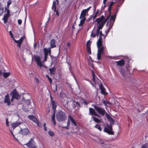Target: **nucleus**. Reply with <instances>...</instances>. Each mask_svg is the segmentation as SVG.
<instances>
[{
    "label": "nucleus",
    "mask_w": 148,
    "mask_h": 148,
    "mask_svg": "<svg viewBox=\"0 0 148 148\" xmlns=\"http://www.w3.org/2000/svg\"><path fill=\"white\" fill-rule=\"evenodd\" d=\"M119 71L122 76L123 77H125V69L122 67H120L119 68Z\"/></svg>",
    "instance_id": "nucleus-20"
},
{
    "label": "nucleus",
    "mask_w": 148,
    "mask_h": 148,
    "mask_svg": "<svg viewBox=\"0 0 148 148\" xmlns=\"http://www.w3.org/2000/svg\"><path fill=\"white\" fill-rule=\"evenodd\" d=\"M52 105V108L53 110H55L56 108L57 103L55 101H52L51 103Z\"/></svg>",
    "instance_id": "nucleus-26"
},
{
    "label": "nucleus",
    "mask_w": 148,
    "mask_h": 148,
    "mask_svg": "<svg viewBox=\"0 0 148 148\" xmlns=\"http://www.w3.org/2000/svg\"><path fill=\"white\" fill-rule=\"evenodd\" d=\"M28 117L29 119L35 123H38V120L34 116L29 115L28 116Z\"/></svg>",
    "instance_id": "nucleus-18"
},
{
    "label": "nucleus",
    "mask_w": 148,
    "mask_h": 148,
    "mask_svg": "<svg viewBox=\"0 0 148 148\" xmlns=\"http://www.w3.org/2000/svg\"><path fill=\"white\" fill-rule=\"evenodd\" d=\"M51 122H52V123L54 124V125H56V123L55 119L51 120Z\"/></svg>",
    "instance_id": "nucleus-53"
},
{
    "label": "nucleus",
    "mask_w": 148,
    "mask_h": 148,
    "mask_svg": "<svg viewBox=\"0 0 148 148\" xmlns=\"http://www.w3.org/2000/svg\"><path fill=\"white\" fill-rule=\"evenodd\" d=\"M35 143L33 138H31L29 142L25 145L29 148H37V147L35 146Z\"/></svg>",
    "instance_id": "nucleus-7"
},
{
    "label": "nucleus",
    "mask_w": 148,
    "mask_h": 148,
    "mask_svg": "<svg viewBox=\"0 0 148 148\" xmlns=\"http://www.w3.org/2000/svg\"><path fill=\"white\" fill-rule=\"evenodd\" d=\"M95 127L98 129L100 132L102 130L101 128L99 125L96 124Z\"/></svg>",
    "instance_id": "nucleus-35"
},
{
    "label": "nucleus",
    "mask_w": 148,
    "mask_h": 148,
    "mask_svg": "<svg viewBox=\"0 0 148 148\" xmlns=\"http://www.w3.org/2000/svg\"><path fill=\"white\" fill-rule=\"evenodd\" d=\"M82 19L80 20V23L79 24V26H82L83 25L85 21L86 20V18H82Z\"/></svg>",
    "instance_id": "nucleus-30"
},
{
    "label": "nucleus",
    "mask_w": 148,
    "mask_h": 148,
    "mask_svg": "<svg viewBox=\"0 0 148 148\" xmlns=\"http://www.w3.org/2000/svg\"><path fill=\"white\" fill-rule=\"evenodd\" d=\"M106 125V127H105L104 128L103 132L109 135H114V133L112 131L113 128L112 124H110L109 125L107 124Z\"/></svg>",
    "instance_id": "nucleus-3"
},
{
    "label": "nucleus",
    "mask_w": 148,
    "mask_h": 148,
    "mask_svg": "<svg viewBox=\"0 0 148 148\" xmlns=\"http://www.w3.org/2000/svg\"><path fill=\"white\" fill-rule=\"evenodd\" d=\"M22 101L25 103V105L28 106L30 105L31 103V102L30 100L29 99L26 100L25 97H23Z\"/></svg>",
    "instance_id": "nucleus-22"
},
{
    "label": "nucleus",
    "mask_w": 148,
    "mask_h": 148,
    "mask_svg": "<svg viewBox=\"0 0 148 148\" xmlns=\"http://www.w3.org/2000/svg\"><path fill=\"white\" fill-rule=\"evenodd\" d=\"M37 45V43H35L34 44V48L35 49L36 48Z\"/></svg>",
    "instance_id": "nucleus-62"
},
{
    "label": "nucleus",
    "mask_w": 148,
    "mask_h": 148,
    "mask_svg": "<svg viewBox=\"0 0 148 148\" xmlns=\"http://www.w3.org/2000/svg\"><path fill=\"white\" fill-rule=\"evenodd\" d=\"M18 22L19 25H21L22 23V21L21 19H18Z\"/></svg>",
    "instance_id": "nucleus-48"
},
{
    "label": "nucleus",
    "mask_w": 148,
    "mask_h": 148,
    "mask_svg": "<svg viewBox=\"0 0 148 148\" xmlns=\"http://www.w3.org/2000/svg\"><path fill=\"white\" fill-rule=\"evenodd\" d=\"M91 8V7L90 6L86 9L82 10L80 14L79 18L81 19L82 18H86L85 16H86V14L88 13L89 10Z\"/></svg>",
    "instance_id": "nucleus-8"
},
{
    "label": "nucleus",
    "mask_w": 148,
    "mask_h": 148,
    "mask_svg": "<svg viewBox=\"0 0 148 148\" xmlns=\"http://www.w3.org/2000/svg\"><path fill=\"white\" fill-rule=\"evenodd\" d=\"M11 134H12L13 135V137H14V138L16 140H18V138H16V136L15 135H14L12 132V131H11Z\"/></svg>",
    "instance_id": "nucleus-46"
},
{
    "label": "nucleus",
    "mask_w": 148,
    "mask_h": 148,
    "mask_svg": "<svg viewBox=\"0 0 148 148\" xmlns=\"http://www.w3.org/2000/svg\"><path fill=\"white\" fill-rule=\"evenodd\" d=\"M107 1V0H103V4H105L106 3Z\"/></svg>",
    "instance_id": "nucleus-64"
},
{
    "label": "nucleus",
    "mask_w": 148,
    "mask_h": 148,
    "mask_svg": "<svg viewBox=\"0 0 148 148\" xmlns=\"http://www.w3.org/2000/svg\"><path fill=\"white\" fill-rule=\"evenodd\" d=\"M105 18V16L103 15H102L100 17L97 18L95 22H97V24L99 25L103 22Z\"/></svg>",
    "instance_id": "nucleus-13"
},
{
    "label": "nucleus",
    "mask_w": 148,
    "mask_h": 148,
    "mask_svg": "<svg viewBox=\"0 0 148 148\" xmlns=\"http://www.w3.org/2000/svg\"><path fill=\"white\" fill-rule=\"evenodd\" d=\"M89 114L90 115L92 116L94 115L98 117H99V116L97 113H96L94 109L91 108H89Z\"/></svg>",
    "instance_id": "nucleus-15"
},
{
    "label": "nucleus",
    "mask_w": 148,
    "mask_h": 148,
    "mask_svg": "<svg viewBox=\"0 0 148 148\" xmlns=\"http://www.w3.org/2000/svg\"><path fill=\"white\" fill-rule=\"evenodd\" d=\"M56 118L57 121L59 122L64 121L66 119V114L61 110H59L56 114Z\"/></svg>",
    "instance_id": "nucleus-2"
},
{
    "label": "nucleus",
    "mask_w": 148,
    "mask_h": 148,
    "mask_svg": "<svg viewBox=\"0 0 148 148\" xmlns=\"http://www.w3.org/2000/svg\"><path fill=\"white\" fill-rule=\"evenodd\" d=\"M6 126L7 127H8L9 126V122H8V119H6Z\"/></svg>",
    "instance_id": "nucleus-54"
},
{
    "label": "nucleus",
    "mask_w": 148,
    "mask_h": 148,
    "mask_svg": "<svg viewBox=\"0 0 148 148\" xmlns=\"http://www.w3.org/2000/svg\"><path fill=\"white\" fill-rule=\"evenodd\" d=\"M56 69L55 67H53L52 68L49 69V70L51 75H52L54 73Z\"/></svg>",
    "instance_id": "nucleus-31"
},
{
    "label": "nucleus",
    "mask_w": 148,
    "mask_h": 148,
    "mask_svg": "<svg viewBox=\"0 0 148 148\" xmlns=\"http://www.w3.org/2000/svg\"><path fill=\"white\" fill-rule=\"evenodd\" d=\"M15 99L17 100H18L19 97V95L18 94V92L16 91H14L12 93V96Z\"/></svg>",
    "instance_id": "nucleus-23"
},
{
    "label": "nucleus",
    "mask_w": 148,
    "mask_h": 148,
    "mask_svg": "<svg viewBox=\"0 0 148 148\" xmlns=\"http://www.w3.org/2000/svg\"><path fill=\"white\" fill-rule=\"evenodd\" d=\"M52 8L54 12H55L56 10V3L55 1H53V3Z\"/></svg>",
    "instance_id": "nucleus-27"
},
{
    "label": "nucleus",
    "mask_w": 148,
    "mask_h": 148,
    "mask_svg": "<svg viewBox=\"0 0 148 148\" xmlns=\"http://www.w3.org/2000/svg\"><path fill=\"white\" fill-rule=\"evenodd\" d=\"M21 123V122H16L12 123L11 125L12 127L14 129L17 127L19 126Z\"/></svg>",
    "instance_id": "nucleus-21"
},
{
    "label": "nucleus",
    "mask_w": 148,
    "mask_h": 148,
    "mask_svg": "<svg viewBox=\"0 0 148 148\" xmlns=\"http://www.w3.org/2000/svg\"><path fill=\"white\" fill-rule=\"evenodd\" d=\"M25 38V37L24 36H23L19 39V40H18V41L22 43L23 40Z\"/></svg>",
    "instance_id": "nucleus-42"
},
{
    "label": "nucleus",
    "mask_w": 148,
    "mask_h": 148,
    "mask_svg": "<svg viewBox=\"0 0 148 148\" xmlns=\"http://www.w3.org/2000/svg\"><path fill=\"white\" fill-rule=\"evenodd\" d=\"M34 58L35 59V61L37 65L39 66L40 67L42 66V63L41 62L39 56L37 55H35L34 56Z\"/></svg>",
    "instance_id": "nucleus-11"
},
{
    "label": "nucleus",
    "mask_w": 148,
    "mask_h": 148,
    "mask_svg": "<svg viewBox=\"0 0 148 148\" xmlns=\"http://www.w3.org/2000/svg\"><path fill=\"white\" fill-rule=\"evenodd\" d=\"M97 45L98 47H99L102 46V37H99L97 42Z\"/></svg>",
    "instance_id": "nucleus-19"
},
{
    "label": "nucleus",
    "mask_w": 148,
    "mask_h": 148,
    "mask_svg": "<svg viewBox=\"0 0 148 148\" xmlns=\"http://www.w3.org/2000/svg\"><path fill=\"white\" fill-rule=\"evenodd\" d=\"M115 63L116 64V66H119L120 67L123 66L125 64L124 60L123 59H121L120 60L116 61Z\"/></svg>",
    "instance_id": "nucleus-17"
},
{
    "label": "nucleus",
    "mask_w": 148,
    "mask_h": 148,
    "mask_svg": "<svg viewBox=\"0 0 148 148\" xmlns=\"http://www.w3.org/2000/svg\"><path fill=\"white\" fill-rule=\"evenodd\" d=\"M55 110H53V115L52 116H54V117H55Z\"/></svg>",
    "instance_id": "nucleus-59"
},
{
    "label": "nucleus",
    "mask_w": 148,
    "mask_h": 148,
    "mask_svg": "<svg viewBox=\"0 0 148 148\" xmlns=\"http://www.w3.org/2000/svg\"><path fill=\"white\" fill-rule=\"evenodd\" d=\"M10 75V73H3V76L5 78H6Z\"/></svg>",
    "instance_id": "nucleus-33"
},
{
    "label": "nucleus",
    "mask_w": 148,
    "mask_h": 148,
    "mask_svg": "<svg viewBox=\"0 0 148 148\" xmlns=\"http://www.w3.org/2000/svg\"><path fill=\"white\" fill-rule=\"evenodd\" d=\"M56 12V14L58 16H59V13L58 12V10H56V11H55V12Z\"/></svg>",
    "instance_id": "nucleus-56"
},
{
    "label": "nucleus",
    "mask_w": 148,
    "mask_h": 148,
    "mask_svg": "<svg viewBox=\"0 0 148 148\" xmlns=\"http://www.w3.org/2000/svg\"><path fill=\"white\" fill-rule=\"evenodd\" d=\"M44 130L45 131H47V128L46 126V123H44Z\"/></svg>",
    "instance_id": "nucleus-52"
},
{
    "label": "nucleus",
    "mask_w": 148,
    "mask_h": 148,
    "mask_svg": "<svg viewBox=\"0 0 148 148\" xmlns=\"http://www.w3.org/2000/svg\"><path fill=\"white\" fill-rule=\"evenodd\" d=\"M96 35V34H95V33L92 32L91 34V36L93 38L95 37Z\"/></svg>",
    "instance_id": "nucleus-45"
},
{
    "label": "nucleus",
    "mask_w": 148,
    "mask_h": 148,
    "mask_svg": "<svg viewBox=\"0 0 148 148\" xmlns=\"http://www.w3.org/2000/svg\"><path fill=\"white\" fill-rule=\"evenodd\" d=\"M5 103H7L8 105H10L11 102L10 99L9 95L7 94L5 96L4 101Z\"/></svg>",
    "instance_id": "nucleus-14"
},
{
    "label": "nucleus",
    "mask_w": 148,
    "mask_h": 148,
    "mask_svg": "<svg viewBox=\"0 0 148 148\" xmlns=\"http://www.w3.org/2000/svg\"><path fill=\"white\" fill-rule=\"evenodd\" d=\"M9 33H10V35L11 36V37L13 38L14 39V38L13 37V34H12V32L11 31H10L9 32Z\"/></svg>",
    "instance_id": "nucleus-50"
},
{
    "label": "nucleus",
    "mask_w": 148,
    "mask_h": 148,
    "mask_svg": "<svg viewBox=\"0 0 148 148\" xmlns=\"http://www.w3.org/2000/svg\"><path fill=\"white\" fill-rule=\"evenodd\" d=\"M14 40L15 42L17 43L18 46L20 48V49H21V44L22 43V42L18 40H15V39H14Z\"/></svg>",
    "instance_id": "nucleus-34"
},
{
    "label": "nucleus",
    "mask_w": 148,
    "mask_h": 148,
    "mask_svg": "<svg viewBox=\"0 0 148 148\" xmlns=\"http://www.w3.org/2000/svg\"><path fill=\"white\" fill-rule=\"evenodd\" d=\"M69 120L71 121V122L72 123V125H73L74 126L76 127H78L77 123L76 122L75 120L72 116L70 115H69L68 121L66 123V122H64L63 123L62 125V127L63 128L65 129L68 128V127L70 124V123L69 122Z\"/></svg>",
    "instance_id": "nucleus-1"
},
{
    "label": "nucleus",
    "mask_w": 148,
    "mask_h": 148,
    "mask_svg": "<svg viewBox=\"0 0 148 148\" xmlns=\"http://www.w3.org/2000/svg\"><path fill=\"white\" fill-rule=\"evenodd\" d=\"M116 13H115L114 14V15H112L111 16L110 18V23L111 22V20H112L113 21V22L112 23V25H113L114 23V22L115 21V19L116 18Z\"/></svg>",
    "instance_id": "nucleus-28"
},
{
    "label": "nucleus",
    "mask_w": 148,
    "mask_h": 148,
    "mask_svg": "<svg viewBox=\"0 0 148 148\" xmlns=\"http://www.w3.org/2000/svg\"><path fill=\"white\" fill-rule=\"evenodd\" d=\"M92 81L95 82V75L94 74V72L93 70H92Z\"/></svg>",
    "instance_id": "nucleus-36"
},
{
    "label": "nucleus",
    "mask_w": 148,
    "mask_h": 148,
    "mask_svg": "<svg viewBox=\"0 0 148 148\" xmlns=\"http://www.w3.org/2000/svg\"><path fill=\"white\" fill-rule=\"evenodd\" d=\"M112 7L109 5L108 8V11L109 12L110 14H111V10Z\"/></svg>",
    "instance_id": "nucleus-44"
},
{
    "label": "nucleus",
    "mask_w": 148,
    "mask_h": 148,
    "mask_svg": "<svg viewBox=\"0 0 148 148\" xmlns=\"http://www.w3.org/2000/svg\"><path fill=\"white\" fill-rule=\"evenodd\" d=\"M11 0H9L7 2V5L9 6L10 4L11 3Z\"/></svg>",
    "instance_id": "nucleus-49"
},
{
    "label": "nucleus",
    "mask_w": 148,
    "mask_h": 148,
    "mask_svg": "<svg viewBox=\"0 0 148 148\" xmlns=\"http://www.w3.org/2000/svg\"><path fill=\"white\" fill-rule=\"evenodd\" d=\"M14 99H15V98L13 96H12V97L11 99V101L12 102H13V100H14Z\"/></svg>",
    "instance_id": "nucleus-63"
},
{
    "label": "nucleus",
    "mask_w": 148,
    "mask_h": 148,
    "mask_svg": "<svg viewBox=\"0 0 148 148\" xmlns=\"http://www.w3.org/2000/svg\"><path fill=\"white\" fill-rule=\"evenodd\" d=\"M37 124V125L39 127H41L42 126V125H41L40 123H39V121H38V123H36Z\"/></svg>",
    "instance_id": "nucleus-51"
},
{
    "label": "nucleus",
    "mask_w": 148,
    "mask_h": 148,
    "mask_svg": "<svg viewBox=\"0 0 148 148\" xmlns=\"http://www.w3.org/2000/svg\"><path fill=\"white\" fill-rule=\"evenodd\" d=\"M44 52L45 54H46L48 55L49 52V49H48L46 48H45L44 49Z\"/></svg>",
    "instance_id": "nucleus-37"
},
{
    "label": "nucleus",
    "mask_w": 148,
    "mask_h": 148,
    "mask_svg": "<svg viewBox=\"0 0 148 148\" xmlns=\"http://www.w3.org/2000/svg\"><path fill=\"white\" fill-rule=\"evenodd\" d=\"M48 55L46 54H45V58L44 60V61H46Z\"/></svg>",
    "instance_id": "nucleus-47"
},
{
    "label": "nucleus",
    "mask_w": 148,
    "mask_h": 148,
    "mask_svg": "<svg viewBox=\"0 0 148 148\" xmlns=\"http://www.w3.org/2000/svg\"><path fill=\"white\" fill-rule=\"evenodd\" d=\"M103 103L106 106L107 104H111V103L110 102L106 101H103Z\"/></svg>",
    "instance_id": "nucleus-39"
},
{
    "label": "nucleus",
    "mask_w": 148,
    "mask_h": 148,
    "mask_svg": "<svg viewBox=\"0 0 148 148\" xmlns=\"http://www.w3.org/2000/svg\"><path fill=\"white\" fill-rule=\"evenodd\" d=\"M115 2V1H112L110 3V4L109 5L111 7H112V5L114 4Z\"/></svg>",
    "instance_id": "nucleus-55"
},
{
    "label": "nucleus",
    "mask_w": 148,
    "mask_h": 148,
    "mask_svg": "<svg viewBox=\"0 0 148 148\" xmlns=\"http://www.w3.org/2000/svg\"><path fill=\"white\" fill-rule=\"evenodd\" d=\"M111 14H109V16L106 18H105L104 21L103 22H102L101 23L99 24L98 26V27L97 28V34L98 35L99 34V30L101 29L104 26L106 23L108 21L110 17L111 16Z\"/></svg>",
    "instance_id": "nucleus-5"
},
{
    "label": "nucleus",
    "mask_w": 148,
    "mask_h": 148,
    "mask_svg": "<svg viewBox=\"0 0 148 148\" xmlns=\"http://www.w3.org/2000/svg\"><path fill=\"white\" fill-rule=\"evenodd\" d=\"M46 76H47V77L48 78V79L49 80V81L50 83L51 84L52 82V79L48 75H47Z\"/></svg>",
    "instance_id": "nucleus-43"
},
{
    "label": "nucleus",
    "mask_w": 148,
    "mask_h": 148,
    "mask_svg": "<svg viewBox=\"0 0 148 148\" xmlns=\"http://www.w3.org/2000/svg\"><path fill=\"white\" fill-rule=\"evenodd\" d=\"M50 98L51 100V103H52V101H53V97H52V96H51V95H50Z\"/></svg>",
    "instance_id": "nucleus-57"
},
{
    "label": "nucleus",
    "mask_w": 148,
    "mask_h": 148,
    "mask_svg": "<svg viewBox=\"0 0 148 148\" xmlns=\"http://www.w3.org/2000/svg\"><path fill=\"white\" fill-rule=\"evenodd\" d=\"M92 119L93 121L97 123H98L101 122V121L99 119L93 116L92 117Z\"/></svg>",
    "instance_id": "nucleus-32"
},
{
    "label": "nucleus",
    "mask_w": 148,
    "mask_h": 148,
    "mask_svg": "<svg viewBox=\"0 0 148 148\" xmlns=\"http://www.w3.org/2000/svg\"><path fill=\"white\" fill-rule=\"evenodd\" d=\"M93 107L99 114L103 116H104L106 112L104 108L100 107L95 105H94Z\"/></svg>",
    "instance_id": "nucleus-6"
},
{
    "label": "nucleus",
    "mask_w": 148,
    "mask_h": 148,
    "mask_svg": "<svg viewBox=\"0 0 148 148\" xmlns=\"http://www.w3.org/2000/svg\"><path fill=\"white\" fill-rule=\"evenodd\" d=\"M91 43V42L90 40H88L86 43V47H87V51L89 54H91V47L90 46Z\"/></svg>",
    "instance_id": "nucleus-12"
},
{
    "label": "nucleus",
    "mask_w": 148,
    "mask_h": 148,
    "mask_svg": "<svg viewBox=\"0 0 148 148\" xmlns=\"http://www.w3.org/2000/svg\"><path fill=\"white\" fill-rule=\"evenodd\" d=\"M48 133L51 136H53L55 135L54 132L51 131H49Z\"/></svg>",
    "instance_id": "nucleus-41"
},
{
    "label": "nucleus",
    "mask_w": 148,
    "mask_h": 148,
    "mask_svg": "<svg viewBox=\"0 0 148 148\" xmlns=\"http://www.w3.org/2000/svg\"><path fill=\"white\" fill-rule=\"evenodd\" d=\"M97 15H95V14L93 16H92V19L93 20H94L96 18Z\"/></svg>",
    "instance_id": "nucleus-60"
},
{
    "label": "nucleus",
    "mask_w": 148,
    "mask_h": 148,
    "mask_svg": "<svg viewBox=\"0 0 148 148\" xmlns=\"http://www.w3.org/2000/svg\"><path fill=\"white\" fill-rule=\"evenodd\" d=\"M98 48V50L97 54V57L98 60H99L101 58V55L103 53L104 49V47L103 45L101 47Z\"/></svg>",
    "instance_id": "nucleus-10"
},
{
    "label": "nucleus",
    "mask_w": 148,
    "mask_h": 148,
    "mask_svg": "<svg viewBox=\"0 0 148 148\" xmlns=\"http://www.w3.org/2000/svg\"><path fill=\"white\" fill-rule=\"evenodd\" d=\"M83 103H84L86 105H88V103L86 101H84L83 102Z\"/></svg>",
    "instance_id": "nucleus-61"
},
{
    "label": "nucleus",
    "mask_w": 148,
    "mask_h": 148,
    "mask_svg": "<svg viewBox=\"0 0 148 148\" xmlns=\"http://www.w3.org/2000/svg\"><path fill=\"white\" fill-rule=\"evenodd\" d=\"M105 115L108 119L110 122V124H112V125L114 122V119L107 112L106 113Z\"/></svg>",
    "instance_id": "nucleus-16"
},
{
    "label": "nucleus",
    "mask_w": 148,
    "mask_h": 148,
    "mask_svg": "<svg viewBox=\"0 0 148 148\" xmlns=\"http://www.w3.org/2000/svg\"><path fill=\"white\" fill-rule=\"evenodd\" d=\"M148 148V143H146L144 145H142L141 148Z\"/></svg>",
    "instance_id": "nucleus-38"
},
{
    "label": "nucleus",
    "mask_w": 148,
    "mask_h": 148,
    "mask_svg": "<svg viewBox=\"0 0 148 148\" xmlns=\"http://www.w3.org/2000/svg\"><path fill=\"white\" fill-rule=\"evenodd\" d=\"M5 10H6L7 12L4 15L2 19L4 21V23H7L8 18L10 16V10L7 9V8H5Z\"/></svg>",
    "instance_id": "nucleus-9"
},
{
    "label": "nucleus",
    "mask_w": 148,
    "mask_h": 148,
    "mask_svg": "<svg viewBox=\"0 0 148 148\" xmlns=\"http://www.w3.org/2000/svg\"><path fill=\"white\" fill-rule=\"evenodd\" d=\"M99 141L101 144H103L104 143L103 141L101 139H99Z\"/></svg>",
    "instance_id": "nucleus-58"
},
{
    "label": "nucleus",
    "mask_w": 148,
    "mask_h": 148,
    "mask_svg": "<svg viewBox=\"0 0 148 148\" xmlns=\"http://www.w3.org/2000/svg\"><path fill=\"white\" fill-rule=\"evenodd\" d=\"M56 40L55 39H52L50 42V47L51 48H53L56 47Z\"/></svg>",
    "instance_id": "nucleus-25"
},
{
    "label": "nucleus",
    "mask_w": 148,
    "mask_h": 148,
    "mask_svg": "<svg viewBox=\"0 0 148 148\" xmlns=\"http://www.w3.org/2000/svg\"><path fill=\"white\" fill-rule=\"evenodd\" d=\"M29 133V131L27 128L22 129L21 128L20 131L17 134H15L16 138L20 137V135L21 134L23 136H26Z\"/></svg>",
    "instance_id": "nucleus-4"
},
{
    "label": "nucleus",
    "mask_w": 148,
    "mask_h": 148,
    "mask_svg": "<svg viewBox=\"0 0 148 148\" xmlns=\"http://www.w3.org/2000/svg\"><path fill=\"white\" fill-rule=\"evenodd\" d=\"M112 25H111L110 23V25L108 28L107 30L105 32L106 34V36H107L108 34L110 31V29L112 28Z\"/></svg>",
    "instance_id": "nucleus-29"
},
{
    "label": "nucleus",
    "mask_w": 148,
    "mask_h": 148,
    "mask_svg": "<svg viewBox=\"0 0 148 148\" xmlns=\"http://www.w3.org/2000/svg\"><path fill=\"white\" fill-rule=\"evenodd\" d=\"M100 30H99V34H98V35L97 34V30L96 31V35H97V37H98L99 35V37H101V36H102L103 35V34H102V31H100Z\"/></svg>",
    "instance_id": "nucleus-40"
},
{
    "label": "nucleus",
    "mask_w": 148,
    "mask_h": 148,
    "mask_svg": "<svg viewBox=\"0 0 148 148\" xmlns=\"http://www.w3.org/2000/svg\"><path fill=\"white\" fill-rule=\"evenodd\" d=\"M99 88L101 90V93L103 95H106L108 93L105 92L106 89L104 88L103 85L101 84L99 86Z\"/></svg>",
    "instance_id": "nucleus-24"
}]
</instances>
